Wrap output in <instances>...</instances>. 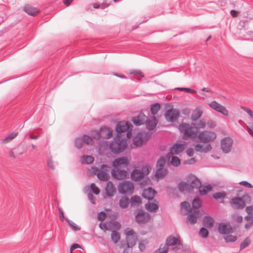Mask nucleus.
Wrapping results in <instances>:
<instances>
[{"label": "nucleus", "instance_id": "1", "mask_svg": "<svg viewBox=\"0 0 253 253\" xmlns=\"http://www.w3.org/2000/svg\"><path fill=\"white\" fill-rule=\"evenodd\" d=\"M129 160L126 157L116 158L112 162L113 168L111 171L113 178L118 180L125 179L128 175Z\"/></svg>", "mask_w": 253, "mask_h": 253}, {"label": "nucleus", "instance_id": "2", "mask_svg": "<svg viewBox=\"0 0 253 253\" xmlns=\"http://www.w3.org/2000/svg\"><path fill=\"white\" fill-rule=\"evenodd\" d=\"M113 139L114 140L109 144V149L111 152L116 155L123 152L127 145L125 135H116Z\"/></svg>", "mask_w": 253, "mask_h": 253}, {"label": "nucleus", "instance_id": "3", "mask_svg": "<svg viewBox=\"0 0 253 253\" xmlns=\"http://www.w3.org/2000/svg\"><path fill=\"white\" fill-rule=\"evenodd\" d=\"M251 202V198L249 194L246 192L241 197H236L231 199L230 205L231 207L235 210L243 209L247 204H250Z\"/></svg>", "mask_w": 253, "mask_h": 253}, {"label": "nucleus", "instance_id": "4", "mask_svg": "<svg viewBox=\"0 0 253 253\" xmlns=\"http://www.w3.org/2000/svg\"><path fill=\"white\" fill-rule=\"evenodd\" d=\"M178 129L181 132L183 133L184 139L196 138L198 131V128L195 127V126H191L185 123L180 124Z\"/></svg>", "mask_w": 253, "mask_h": 253}, {"label": "nucleus", "instance_id": "5", "mask_svg": "<svg viewBox=\"0 0 253 253\" xmlns=\"http://www.w3.org/2000/svg\"><path fill=\"white\" fill-rule=\"evenodd\" d=\"M129 124L126 121H121L117 124L115 130L117 133L116 135L124 136L125 135L126 138H129L131 132L129 131Z\"/></svg>", "mask_w": 253, "mask_h": 253}, {"label": "nucleus", "instance_id": "6", "mask_svg": "<svg viewBox=\"0 0 253 253\" xmlns=\"http://www.w3.org/2000/svg\"><path fill=\"white\" fill-rule=\"evenodd\" d=\"M216 137L215 132L211 131H203L197 136V141L200 143H208L213 140Z\"/></svg>", "mask_w": 253, "mask_h": 253}, {"label": "nucleus", "instance_id": "7", "mask_svg": "<svg viewBox=\"0 0 253 253\" xmlns=\"http://www.w3.org/2000/svg\"><path fill=\"white\" fill-rule=\"evenodd\" d=\"M149 172V168L147 166H145L143 167L141 170L134 169L131 173L130 177L132 180L138 181L142 179L144 176L148 175Z\"/></svg>", "mask_w": 253, "mask_h": 253}, {"label": "nucleus", "instance_id": "8", "mask_svg": "<svg viewBox=\"0 0 253 253\" xmlns=\"http://www.w3.org/2000/svg\"><path fill=\"white\" fill-rule=\"evenodd\" d=\"M119 193L121 194H131L134 190V185L130 181H124L118 187Z\"/></svg>", "mask_w": 253, "mask_h": 253}, {"label": "nucleus", "instance_id": "9", "mask_svg": "<svg viewBox=\"0 0 253 253\" xmlns=\"http://www.w3.org/2000/svg\"><path fill=\"white\" fill-rule=\"evenodd\" d=\"M166 165V159L164 156H161L157 162L156 172L155 176L158 178H164L166 174V170L164 169Z\"/></svg>", "mask_w": 253, "mask_h": 253}, {"label": "nucleus", "instance_id": "10", "mask_svg": "<svg viewBox=\"0 0 253 253\" xmlns=\"http://www.w3.org/2000/svg\"><path fill=\"white\" fill-rule=\"evenodd\" d=\"M112 134V130L111 128L102 126L98 131H96V133L93 136L94 138L100 139L101 138H109Z\"/></svg>", "mask_w": 253, "mask_h": 253}, {"label": "nucleus", "instance_id": "11", "mask_svg": "<svg viewBox=\"0 0 253 253\" xmlns=\"http://www.w3.org/2000/svg\"><path fill=\"white\" fill-rule=\"evenodd\" d=\"M136 221L139 224H144L147 222L150 218L149 213L144 211L141 207L137 212L135 211Z\"/></svg>", "mask_w": 253, "mask_h": 253}, {"label": "nucleus", "instance_id": "12", "mask_svg": "<svg viewBox=\"0 0 253 253\" xmlns=\"http://www.w3.org/2000/svg\"><path fill=\"white\" fill-rule=\"evenodd\" d=\"M233 140L229 137H225L221 140L220 147L224 153H229L232 148Z\"/></svg>", "mask_w": 253, "mask_h": 253}, {"label": "nucleus", "instance_id": "13", "mask_svg": "<svg viewBox=\"0 0 253 253\" xmlns=\"http://www.w3.org/2000/svg\"><path fill=\"white\" fill-rule=\"evenodd\" d=\"M247 215L245 217L247 220L245 228L248 229L253 225V206H248L246 208Z\"/></svg>", "mask_w": 253, "mask_h": 253}, {"label": "nucleus", "instance_id": "14", "mask_svg": "<svg viewBox=\"0 0 253 253\" xmlns=\"http://www.w3.org/2000/svg\"><path fill=\"white\" fill-rule=\"evenodd\" d=\"M179 115V112L177 109H170L166 111L165 117L168 121L172 122L178 118Z\"/></svg>", "mask_w": 253, "mask_h": 253}, {"label": "nucleus", "instance_id": "15", "mask_svg": "<svg viewBox=\"0 0 253 253\" xmlns=\"http://www.w3.org/2000/svg\"><path fill=\"white\" fill-rule=\"evenodd\" d=\"M209 106L212 109L225 116H227L228 115V111L226 108L215 100L212 101L209 104Z\"/></svg>", "mask_w": 253, "mask_h": 253}, {"label": "nucleus", "instance_id": "16", "mask_svg": "<svg viewBox=\"0 0 253 253\" xmlns=\"http://www.w3.org/2000/svg\"><path fill=\"white\" fill-rule=\"evenodd\" d=\"M156 191L150 187L147 189H145L143 190L142 193V196L149 201H152L154 199L155 195L156 194Z\"/></svg>", "mask_w": 253, "mask_h": 253}, {"label": "nucleus", "instance_id": "17", "mask_svg": "<svg viewBox=\"0 0 253 253\" xmlns=\"http://www.w3.org/2000/svg\"><path fill=\"white\" fill-rule=\"evenodd\" d=\"M218 230L221 234H229L232 231L231 225L227 223L221 222L218 224Z\"/></svg>", "mask_w": 253, "mask_h": 253}, {"label": "nucleus", "instance_id": "18", "mask_svg": "<svg viewBox=\"0 0 253 253\" xmlns=\"http://www.w3.org/2000/svg\"><path fill=\"white\" fill-rule=\"evenodd\" d=\"M147 117L144 113L140 112L136 117H134L132 119V122L136 126H140L144 124L146 121Z\"/></svg>", "mask_w": 253, "mask_h": 253}, {"label": "nucleus", "instance_id": "19", "mask_svg": "<svg viewBox=\"0 0 253 253\" xmlns=\"http://www.w3.org/2000/svg\"><path fill=\"white\" fill-rule=\"evenodd\" d=\"M184 149V144L182 143H175L171 148L170 152L168 154V156L169 157L170 155L175 154L177 155L183 151Z\"/></svg>", "mask_w": 253, "mask_h": 253}, {"label": "nucleus", "instance_id": "20", "mask_svg": "<svg viewBox=\"0 0 253 253\" xmlns=\"http://www.w3.org/2000/svg\"><path fill=\"white\" fill-rule=\"evenodd\" d=\"M93 174H95L96 172L97 178L101 181H107L110 178L109 174H107L106 173H104L102 170H100L97 168H93Z\"/></svg>", "mask_w": 253, "mask_h": 253}, {"label": "nucleus", "instance_id": "21", "mask_svg": "<svg viewBox=\"0 0 253 253\" xmlns=\"http://www.w3.org/2000/svg\"><path fill=\"white\" fill-rule=\"evenodd\" d=\"M189 181H190L189 185H191V186H190L191 192L193 191L194 188L199 189L201 187V181L198 178L195 176H192L190 178Z\"/></svg>", "mask_w": 253, "mask_h": 253}, {"label": "nucleus", "instance_id": "22", "mask_svg": "<svg viewBox=\"0 0 253 253\" xmlns=\"http://www.w3.org/2000/svg\"><path fill=\"white\" fill-rule=\"evenodd\" d=\"M106 195L109 197H112L116 193V188L111 181H108L105 187Z\"/></svg>", "mask_w": 253, "mask_h": 253}, {"label": "nucleus", "instance_id": "23", "mask_svg": "<svg viewBox=\"0 0 253 253\" xmlns=\"http://www.w3.org/2000/svg\"><path fill=\"white\" fill-rule=\"evenodd\" d=\"M211 146L210 144L203 145L201 144H197L195 146V150L200 152L207 153L211 149Z\"/></svg>", "mask_w": 253, "mask_h": 253}, {"label": "nucleus", "instance_id": "24", "mask_svg": "<svg viewBox=\"0 0 253 253\" xmlns=\"http://www.w3.org/2000/svg\"><path fill=\"white\" fill-rule=\"evenodd\" d=\"M146 127L150 130L154 129L158 123V121L155 117H151L150 119H146Z\"/></svg>", "mask_w": 253, "mask_h": 253}, {"label": "nucleus", "instance_id": "25", "mask_svg": "<svg viewBox=\"0 0 253 253\" xmlns=\"http://www.w3.org/2000/svg\"><path fill=\"white\" fill-rule=\"evenodd\" d=\"M180 241L176 237L172 236H169L166 241V244L167 247L170 246H174L177 244L179 245Z\"/></svg>", "mask_w": 253, "mask_h": 253}, {"label": "nucleus", "instance_id": "26", "mask_svg": "<svg viewBox=\"0 0 253 253\" xmlns=\"http://www.w3.org/2000/svg\"><path fill=\"white\" fill-rule=\"evenodd\" d=\"M24 10L27 14L32 16H34L39 12V11L36 7H34L29 4L24 6Z\"/></svg>", "mask_w": 253, "mask_h": 253}, {"label": "nucleus", "instance_id": "27", "mask_svg": "<svg viewBox=\"0 0 253 253\" xmlns=\"http://www.w3.org/2000/svg\"><path fill=\"white\" fill-rule=\"evenodd\" d=\"M130 203V200L127 197L124 196L120 199L119 206L122 209H126Z\"/></svg>", "mask_w": 253, "mask_h": 253}, {"label": "nucleus", "instance_id": "28", "mask_svg": "<svg viewBox=\"0 0 253 253\" xmlns=\"http://www.w3.org/2000/svg\"><path fill=\"white\" fill-rule=\"evenodd\" d=\"M214 222V219L210 215H206L203 218V224L206 227H212Z\"/></svg>", "mask_w": 253, "mask_h": 253}, {"label": "nucleus", "instance_id": "29", "mask_svg": "<svg viewBox=\"0 0 253 253\" xmlns=\"http://www.w3.org/2000/svg\"><path fill=\"white\" fill-rule=\"evenodd\" d=\"M141 203V200L138 196L134 195L131 197L130 203L131 207H138Z\"/></svg>", "mask_w": 253, "mask_h": 253}, {"label": "nucleus", "instance_id": "30", "mask_svg": "<svg viewBox=\"0 0 253 253\" xmlns=\"http://www.w3.org/2000/svg\"><path fill=\"white\" fill-rule=\"evenodd\" d=\"M189 184L186 182H181L178 186V190L181 192H184V191H187L191 192Z\"/></svg>", "mask_w": 253, "mask_h": 253}, {"label": "nucleus", "instance_id": "31", "mask_svg": "<svg viewBox=\"0 0 253 253\" xmlns=\"http://www.w3.org/2000/svg\"><path fill=\"white\" fill-rule=\"evenodd\" d=\"M137 239V237L136 235L126 237V248H129L134 246Z\"/></svg>", "mask_w": 253, "mask_h": 253}, {"label": "nucleus", "instance_id": "32", "mask_svg": "<svg viewBox=\"0 0 253 253\" xmlns=\"http://www.w3.org/2000/svg\"><path fill=\"white\" fill-rule=\"evenodd\" d=\"M202 205V201L198 197H195L192 203V207L194 211H198V209L201 207Z\"/></svg>", "mask_w": 253, "mask_h": 253}, {"label": "nucleus", "instance_id": "33", "mask_svg": "<svg viewBox=\"0 0 253 253\" xmlns=\"http://www.w3.org/2000/svg\"><path fill=\"white\" fill-rule=\"evenodd\" d=\"M145 208L151 212H155L158 210L159 206L156 204L151 203L149 201L145 205Z\"/></svg>", "mask_w": 253, "mask_h": 253}, {"label": "nucleus", "instance_id": "34", "mask_svg": "<svg viewBox=\"0 0 253 253\" xmlns=\"http://www.w3.org/2000/svg\"><path fill=\"white\" fill-rule=\"evenodd\" d=\"M202 115V112L201 110L195 109L192 114L191 119L193 121H196L201 117Z\"/></svg>", "mask_w": 253, "mask_h": 253}, {"label": "nucleus", "instance_id": "35", "mask_svg": "<svg viewBox=\"0 0 253 253\" xmlns=\"http://www.w3.org/2000/svg\"><path fill=\"white\" fill-rule=\"evenodd\" d=\"M198 211H194L193 213H189V215L187 216L188 220V221L191 224H194L197 222V215H195V213H197Z\"/></svg>", "mask_w": 253, "mask_h": 253}, {"label": "nucleus", "instance_id": "36", "mask_svg": "<svg viewBox=\"0 0 253 253\" xmlns=\"http://www.w3.org/2000/svg\"><path fill=\"white\" fill-rule=\"evenodd\" d=\"M160 109V104L159 103L157 102L152 104L150 108V111L152 115H155L157 114Z\"/></svg>", "mask_w": 253, "mask_h": 253}, {"label": "nucleus", "instance_id": "37", "mask_svg": "<svg viewBox=\"0 0 253 253\" xmlns=\"http://www.w3.org/2000/svg\"><path fill=\"white\" fill-rule=\"evenodd\" d=\"M65 220L66 222L68 223L70 227L75 231H80L81 230V228L78 226L75 223H74L71 220L68 219V218H66Z\"/></svg>", "mask_w": 253, "mask_h": 253}, {"label": "nucleus", "instance_id": "38", "mask_svg": "<svg viewBox=\"0 0 253 253\" xmlns=\"http://www.w3.org/2000/svg\"><path fill=\"white\" fill-rule=\"evenodd\" d=\"M111 238L113 242L116 244L120 239V235L119 232L116 230H113L111 232Z\"/></svg>", "mask_w": 253, "mask_h": 253}, {"label": "nucleus", "instance_id": "39", "mask_svg": "<svg viewBox=\"0 0 253 253\" xmlns=\"http://www.w3.org/2000/svg\"><path fill=\"white\" fill-rule=\"evenodd\" d=\"M180 206L181 208H183L185 210V214H187L191 212V208L188 202L186 201L183 202L181 203Z\"/></svg>", "mask_w": 253, "mask_h": 253}, {"label": "nucleus", "instance_id": "40", "mask_svg": "<svg viewBox=\"0 0 253 253\" xmlns=\"http://www.w3.org/2000/svg\"><path fill=\"white\" fill-rule=\"evenodd\" d=\"M212 188L211 184H209L204 186L202 189L201 188L199 190V192L201 195H205L208 193V192L211 190Z\"/></svg>", "mask_w": 253, "mask_h": 253}, {"label": "nucleus", "instance_id": "41", "mask_svg": "<svg viewBox=\"0 0 253 253\" xmlns=\"http://www.w3.org/2000/svg\"><path fill=\"white\" fill-rule=\"evenodd\" d=\"M226 196V194L225 192H218L213 194V198L216 200L223 199Z\"/></svg>", "mask_w": 253, "mask_h": 253}, {"label": "nucleus", "instance_id": "42", "mask_svg": "<svg viewBox=\"0 0 253 253\" xmlns=\"http://www.w3.org/2000/svg\"><path fill=\"white\" fill-rule=\"evenodd\" d=\"M171 165L174 167H178L181 163V161L180 159L177 156H172L171 157Z\"/></svg>", "mask_w": 253, "mask_h": 253}, {"label": "nucleus", "instance_id": "43", "mask_svg": "<svg viewBox=\"0 0 253 253\" xmlns=\"http://www.w3.org/2000/svg\"><path fill=\"white\" fill-rule=\"evenodd\" d=\"M83 163H86L87 164H90L94 161V158L91 156L89 155H84L82 157Z\"/></svg>", "mask_w": 253, "mask_h": 253}, {"label": "nucleus", "instance_id": "44", "mask_svg": "<svg viewBox=\"0 0 253 253\" xmlns=\"http://www.w3.org/2000/svg\"><path fill=\"white\" fill-rule=\"evenodd\" d=\"M100 170H102L104 173L109 174L110 171H111V167L105 164H102L99 169Z\"/></svg>", "mask_w": 253, "mask_h": 253}, {"label": "nucleus", "instance_id": "45", "mask_svg": "<svg viewBox=\"0 0 253 253\" xmlns=\"http://www.w3.org/2000/svg\"><path fill=\"white\" fill-rule=\"evenodd\" d=\"M251 243V240L249 238H246L240 244V250H243L248 247Z\"/></svg>", "mask_w": 253, "mask_h": 253}, {"label": "nucleus", "instance_id": "46", "mask_svg": "<svg viewBox=\"0 0 253 253\" xmlns=\"http://www.w3.org/2000/svg\"><path fill=\"white\" fill-rule=\"evenodd\" d=\"M83 142V139L81 137H77L74 141L75 146L78 149H80L82 146Z\"/></svg>", "mask_w": 253, "mask_h": 253}, {"label": "nucleus", "instance_id": "47", "mask_svg": "<svg viewBox=\"0 0 253 253\" xmlns=\"http://www.w3.org/2000/svg\"><path fill=\"white\" fill-rule=\"evenodd\" d=\"M124 233L126 235V237L136 235V234L134 232V230L129 228H126L124 231Z\"/></svg>", "mask_w": 253, "mask_h": 253}, {"label": "nucleus", "instance_id": "48", "mask_svg": "<svg viewBox=\"0 0 253 253\" xmlns=\"http://www.w3.org/2000/svg\"><path fill=\"white\" fill-rule=\"evenodd\" d=\"M168 247L165 245L163 247L161 246L160 248L154 251L153 253H167L168 251Z\"/></svg>", "mask_w": 253, "mask_h": 253}, {"label": "nucleus", "instance_id": "49", "mask_svg": "<svg viewBox=\"0 0 253 253\" xmlns=\"http://www.w3.org/2000/svg\"><path fill=\"white\" fill-rule=\"evenodd\" d=\"M209 234V231L206 228L202 227L200 229L199 234L201 237L203 238H207Z\"/></svg>", "mask_w": 253, "mask_h": 253}, {"label": "nucleus", "instance_id": "50", "mask_svg": "<svg viewBox=\"0 0 253 253\" xmlns=\"http://www.w3.org/2000/svg\"><path fill=\"white\" fill-rule=\"evenodd\" d=\"M81 138L83 139V141L85 144H89L92 140L90 136L86 134H83Z\"/></svg>", "mask_w": 253, "mask_h": 253}, {"label": "nucleus", "instance_id": "51", "mask_svg": "<svg viewBox=\"0 0 253 253\" xmlns=\"http://www.w3.org/2000/svg\"><path fill=\"white\" fill-rule=\"evenodd\" d=\"M226 242H234L237 240V237L232 235H228L224 237Z\"/></svg>", "mask_w": 253, "mask_h": 253}, {"label": "nucleus", "instance_id": "52", "mask_svg": "<svg viewBox=\"0 0 253 253\" xmlns=\"http://www.w3.org/2000/svg\"><path fill=\"white\" fill-rule=\"evenodd\" d=\"M90 190H91V191L94 194H95V195H98L99 192H100V191H99V189L98 187H97L94 183H92L91 185H90Z\"/></svg>", "mask_w": 253, "mask_h": 253}, {"label": "nucleus", "instance_id": "53", "mask_svg": "<svg viewBox=\"0 0 253 253\" xmlns=\"http://www.w3.org/2000/svg\"><path fill=\"white\" fill-rule=\"evenodd\" d=\"M129 73L131 75H138L140 76L141 77H144V74L140 71L138 70H130Z\"/></svg>", "mask_w": 253, "mask_h": 253}, {"label": "nucleus", "instance_id": "54", "mask_svg": "<svg viewBox=\"0 0 253 253\" xmlns=\"http://www.w3.org/2000/svg\"><path fill=\"white\" fill-rule=\"evenodd\" d=\"M241 108L253 119V112L251 110L244 106H242Z\"/></svg>", "mask_w": 253, "mask_h": 253}, {"label": "nucleus", "instance_id": "55", "mask_svg": "<svg viewBox=\"0 0 253 253\" xmlns=\"http://www.w3.org/2000/svg\"><path fill=\"white\" fill-rule=\"evenodd\" d=\"M206 122L203 120H200L198 123L197 126H195V127L198 128L199 129L200 128H204L206 126Z\"/></svg>", "mask_w": 253, "mask_h": 253}, {"label": "nucleus", "instance_id": "56", "mask_svg": "<svg viewBox=\"0 0 253 253\" xmlns=\"http://www.w3.org/2000/svg\"><path fill=\"white\" fill-rule=\"evenodd\" d=\"M239 184L240 185H242L246 187H247V188H252L253 187V185H252V184L249 183L247 181L244 180V181H240L239 183Z\"/></svg>", "mask_w": 253, "mask_h": 253}, {"label": "nucleus", "instance_id": "57", "mask_svg": "<svg viewBox=\"0 0 253 253\" xmlns=\"http://www.w3.org/2000/svg\"><path fill=\"white\" fill-rule=\"evenodd\" d=\"M106 214L103 211H101V212H99L97 215L98 219L100 221L104 220L105 219V218H106Z\"/></svg>", "mask_w": 253, "mask_h": 253}, {"label": "nucleus", "instance_id": "58", "mask_svg": "<svg viewBox=\"0 0 253 253\" xmlns=\"http://www.w3.org/2000/svg\"><path fill=\"white\" fill-rule=\"evenodd\" d=\"M207 126L211 128H214L216 126V123L215 121L210 120L207 123Z\"/></svg>", "mask_w": 253, "mask_h": 253}, {"label": "nucleus", "instance_id": "59", "mask_svg": "<svg viewBox=\"0 0 253 253\" xmlns=\"http://www.w3.org/2000/svg\"><path fill=\"white\" fill-rule=\"evenodd\" d=\"M142 138L141 137H135L134 144L136 146H140L142 144Z\"/></svg>", "mask_w": 253, "mask_h": 253}, {"label": "nucleus", "instance_id": "60", "mask_svg": "<svg viewBox=\"0 0 253 253\" xmlns=\"http://www.w3.org/2000/svg\"><path fill=\"white\" fill-rule=\"evenodd\" d=\"M146 243L145 241H141L139 243L138 248L141 251H143L145 250Z\"/></svg>", "mask_w": 253, "mask_h": 253}, {"label": "nucleus", "instance_id": "61", "mask_svg": "<svg viewBox=\"0 0 253 253\" xmlns=\"http://www.w3.org/2000/svg\"><path fill=\"white\" fill-rule=\"evenodd\" d=\"M47 166L52 169H54L55 167L53 165V162L51 158H49L47 160Z\"/></svg>", "mask_w": 253, "mask_h": 253}, {"label": "nucleus", "instance_id": "62", "mask_svg": "<svg viewBox=\"0 0 253 253\" xmlns=\"http://www.w3.org/2000/svg\"><path fill=\"white\" fill-rule=\"evenodd\" d=\"M246 129L249 133L253 137V124H252L250 126H247Z\"/></svg>", "mask_w": 253, "mask_h": 253}, {"label": "nucleus", "instance_id": "63", "mask_svg": "<svg viewBox=\"0 0 253 253\" xmlns=\"http://www.w3.org/2000/svg\"><path fill=\"white\" fill-rule=\"evenodd\" d=\"M17 135V133H13L8 135L4 139V141L10 140L14 138Z\"/></svg>", "mask_w": 253, "mask_h": 253}, {"label": "nucleus", "instance_id": "64", "mask_svg": "<svg viewBox=\"0 0 253 253\" xmlns=\"http://www.w3.org/2000/svg\"><path fill=\"white\" fill-rule=\"evenodd\" d=\"M58 211L60 219L61 221H63V220L64 219V211L61 208H58Z\"/></svg>", "mask_w": 253, "mask_h": 253}]
</instances>
